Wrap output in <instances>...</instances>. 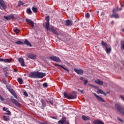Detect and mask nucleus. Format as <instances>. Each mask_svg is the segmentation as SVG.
<instances>
[{"mask_svg": "<svg viewBox=\"0 0 124 124\" xmlns=\"http://www.w3.org/2000/svg\"><path fill=\"white\" fill-rule=\"evenodd\" d=\"M45 76H46V74L38 71L31 72L29 75V77L30 78H39L40 79H42Z\"/></svg>", "mask_w": 124, "mask_h": 124, "instance_id": "1", "label": "nucleus"}, {"mask_svg": "<svg viewBox=\"0 0 124 124\" xmlns=\"http://www.w3.org/2000/svg\"><path fill=\"white\" fill-rule=\"evenodd\" d=\"M49 22L46 23V29L47 31L48 30H49V31H51V32H53V33L56 34V35H59L60 33V30L53 26H50L49 28Z\"/></svg>", "mask_w": 124, "mask_h": 124, "instance_id": "2", "label": "nucleus"}, {"mask_svg": "<svg viewBox=\"0 0 124 124\" xmlns=\"http://www.w3.org/2000/svg\"><path fill=\"white\" fill-rule=\"evenodd\" d=\"M64 96L66 97V98H68V99H74L76 98V93L74 92L70 95L66 93H64Z\"/></svg>", "mask_w": 124, "mask_h": 124, "instance_id": "3", "label": "nucleus"}, {"mask_svg": "<svg viewBox=\"0 0 124 124\" xmlns=\"http://www.w3.org/2000/svg\"><path fill=\"white\" fill-rule=\"evenodd\" d=\"M15 43L16 44H18V45H22L23 44L27 45L28 46H30V47H31V43L29 42V41H28V39H25L24 41V42H22L21 41H18L16 42H15Z\"/></svg>", "mask_w": 124, "mask_h": 124, "instance_id": "4", "label": "nucleus"}, {"mask_svg": "<svg viewBox=\"0 0 124 124\" xmlns=\"http://www.w3.org/2000/svg\"><path fill=\"white\" fill-rule=\"evenodd\" d=\"M6 88L7 90L10 92V93L13 95L15 98H17V95L16 94V93L13 89H12L11 87L9 85H6Z\"/></svg>", "mask_w": 124, "mask_h": 124, "instance_id": "5", "label": "nucleus"}, {"mask_svg": "<svg viewBox=\"0 0 124 124\" xmlns=\"http://www.w3.org/2000/svg\"><path fill=\"white\" fill-rule=\"evenodd\" d=\"M115 108H116L117 110L121 113L122 115H124V108H123L120 104H115Z\"/></svg>", "mask_w": 124, "mask_h": 124, "instance_id": "6", "label": "nucleus"}, {"mask_svg": "<svg viewBox=\"0 0 124 124\" xmlns=\"http://www.w3.org/2000/svg\"><path fill=\"white\" fill-rule=\"evenodd\" d=\"M101 44L103 48H104V49H106V52L107 53V54H109V48H108L107 43L103 41H102Z\"/></svg>", "mask_w": 124, "mask_h": 124, "instance_id": "7", "label": "nucleus"}, {"mask_svg": "<svg viewBox=\"0 0 124 124\" xmlns=\"http://www.w3.org/2000/svg\"><path fill=\"white\" fill-rule=\"evenodd\" d=\"M11 100H12L13 103L16 105L17 107H18V108H21V105H20V103H19V102L17 101L16 99H14L13 97H11Z\"/></svg>", "mask_w": 124, "mask_h": 124, "instance_id": "8", "label": "nucleus"}, {"mask_svg": "<svg viewBox=\"0 0 124 124\" xmlns=\"http://www.w3.org/2000/svg\"><path fill=\"white\" fill-rule=\"evenodd\" d=\"M50 60L56 62H61V59L57 56H51L49 57Z\"/></svg>", "mask_w": 124, "mask_h": 124, "instance_id": "9", "label": "nucleus"}, {"mask_svg": "<svg viewBox=\"0 0 124 124\" xmlns=\"http://www.w3.org/2000/svg\"><path fill=\"white\" fill-rule=\"evenodd\" d=\"M0 8L2 10H4L6 8V5L3 0H0Z\"/></svg>", "mask_w": 124, "mask_h": 124, "instance_id": "10", "label": "nucleus"}, {"mask_svg": "<svg viewBox=\"0 0 124 124\" xmlns=\"http://www.w3.org/2000/svg\"><path fill=\"white\" fill-rule=\"evenodd\" d=\"M26 22L27 24L31 26L32 28H34V22L33 21L29 18H26Z\"/></svg>", "mask_w": 124, "mask_h": 124, "instance_id": "11", "label": "nucleus"}, {"mask_svg": "<svg viewBox=\"0 0 124 124\" xmlns=\"http://www.w3.org/2000/svg\"><path fill=\"white\" fill-rule=\"evenodd\" d=\"M27 56L28 58H29V59H31V60H35V59H36V55L32 53H28L27 54Z\"/></svg>", "mask_w": 124, "mask_h": 124, "instance_id": "12", "label": "nucleus"}, {"mask_svg": "<svg viewBox=\"0 0 124 124\" xmlns=\"http://www.w3.org/2000/svg\"><path fill=\"white\" fill-rule=\"evenodd\" d=\"M93 95L96 97L99 101L100 102H105V100L103 99V98L98 96V95L96 94L95 93H93Z\"/></svg>", "mask_w": 124, "mask_h": 124, "instance_id": "13", "label": "nucleus"}, {"mask_svg": "<svg viewBox=\"0 0 124 124\" xmlns=\"http://www.w3.org/2000/svg\"><path fill=\"white\" fill-rule=\"evenodd\" d=\"M74 71L78 74L79 75H83V73H84V71L82 69H77L76 68L74 69Z\"/></svg>", "mask_w": 124, "mask_h": 124, "instance_id": "14", "label": "nucleus"}, {"mask_svg": "<svg viewBox=\"0 0 124 124\" xmlns=\"http://www.w3.org/2000/svg\"><path fill=\"white\" fill-rule=\"evenodd\" d=\"M12 61V59H1L0 58V62H5L6 63H7L8 62H11Z\"/></svg>", "mask_w": 124, "mask_h": 124, "instance_id": "15", "label": "nucleus"}, {"mask_svg": "<svg viewBox=\"0 0 124 124\" xmlns=\"http://www.w3.org/2000/svg\"><path fill=\"white\" fill-rule=\"evenodd\" d=\"M56 66H58V67H59V68H60V69H61V68H62V69H64V70H65V71H66L67 72H69V70H68L67 68L64 67L63 66L59 64H56Z\"/></svg>", "mask_w": 124, "mask_h": 124, "instance_id": "16", "label": "nucleus"}, {"mask_svg": "<svg viewBox=\"0 0 124 124\" xmlns=\"http://www.w3.org/2000/svg\"><path fill=\"white\" fill-rule=\"evenodd\" d=\"M66 123V118L65 117H62V120L58 121V124H65Z\"/></svg>", "mask_w": 124, "mask_h": 124, "instance_id": "17", "label": "nucleus"}, {"mask_svg": "<svg viewBox=\"0 0 124 124\" xmlns=\"http://www.w3.org/2000/svg\"><path fill=\"white\" fill-rule=\"evenodd\" d=\"M19 62L20 63L21 66H25V61H24V59L23 58H19L18 59Z\"/></svg>", "mask_w": 124, "mask_h": 124, "instance_id": "18", "label": "nucleus"}, {"mask_svg": "<svg viewBox=\"0 0 124 124\" xmlns=\"http://www.w3.org/2000/svg\"><path fill=\"white\" fill-rule=\"evenodd\" d=\"M4 19L6 20H10V19H14L15 18V16L13 15H10L8 16H4Z\"/></svg>", "mask_w": 124, "mask_h": 124, "instance_id": "19", "label": "nucleus"}, {"mask_svg": "<svg viewBox=\"0 0 124 124\" xmlns=\"http://www.w3.org/2000/svg\"><path fill=\"white\" fill-rule=\"evenodd\" d=\"M41 102L42 103V109H44L45 107H46V102L43 100V99L41 100Z\"/></svg>", "mask_w": 124, "mask_h": 124, "instance_id": "20", "label": "nucleus"}, {"mask_svg": "<svg viewBox=\"0 0 124 124\" xmlns=\"http://www.w3.org/2000/svg\"><path fill=\"white\" fill-rule=\"evenodd\" d=\"M111 18H115L116 19H119L120 18V16L118 14H113L110 16Z\"/></svg>", "mask_w": 124, "mask_h": 124, "instance_id": "21", "label": "nucleus"}, {"mask_svg": "<svg viewBox=\"0 0 124 124\" xmlns=\"http://www.w3.org/2000/svg\"><path fill=\"white\" fill-rule=\"evenodd\" d=\"M65 25L67 27H69V26H72V22L71 20H66Z\"/></svg>", "mask_w": 124, "mask_h": 124, "instance_id": "22", "label": "nucleus"}, {"mask_svg": "<svg viewBox=\"0 0 124 124\" xmlns=\"http://www.w3.org/2000/svg\"><path fill=\"white\" fill-rule=\"evenodd\" d=\"M82 119L83 121H90V117L89 116H86L85 115H82Z\"/></svg>", "mask_w": 124, "mask_h": 124, "instance_id": "23", "label": "nucleus"}, {"mask_svg": "<svg viewBox=\"0 0 124 124\" xmlns=\"http://www.w3.org/2000/svg\"><path fill=\"white\" fill-rule=\"evenodd\" d=\"M95 83H96V84H97L98 85H100L101 86L103 85V81H102L99 79H97V80H95Z\"/></svg>", "mask_w": 124, "mask_h": 124, "instance_id": "24", "label": "nucleus"}, {"mask_svg": "<svg viewBox=\"0 0 124 124\" xmlns=\"http://www.w3.org/2000/svg\"><path fill=\"white\" fill-rule=\"evenodd\" d=\"M93 124H104L103 122H102L100 120H95L93 123Z\"/></svg>", "mask_w": 124, "mask_h": 124, "instance_id": "25", "label": "nucleus"}, {"mask_svg": "<svg viewBox=\"0 0 124 124\" xmlns=\"http://www.w3.org/2000/svg\"><path fill=\"white\" fill-rule=\"evenodd\" d=\"M122 8H116L113 9V13H115V12H117L118 11H121V10H122Z\"/></svg>", "mask_w": 124, "mask_h": 124, "instance_id": "26", "label": "nucleus"}, {"mask_svg": "<svg viewBox=\"0 0 124 124\" xmlns=\"http://www.w3.org/2000/svg\"><path fill=\"white\" fill-rule=\"evenodd\" d=\"M3 119L4 121H5V122H7V121H9V120H10L9 116H3Z\"/></svg>", "mask_w": 124, "mask_h": 124, "instance_id": "27", "label": "nucleus"}, {"mask_svg": "<svg viewBox=\"0 0 124 124\" xmlns=\"http://www.w3.org/2000/svg\"><path fill=\"white\" fill-rule=\"evenodd\" d=\"M97 93H101V94H104V95H106V93H104L102 90H98Z\"/></svg>", "mask_w": 124, "mask_h": 124, "instance_id": "28", "label": "nucleus"}, {"mask_svg": "<svg viewBox=\"0 0 124 124\" xmlns=\"http://www.w3.org/2000/svg\"><path fill=\"white\" fill-rule=\"evenodd\" d=\"M121 48H122L123 50H124V41L122 40L120 43Z\"/></svg>", "mask_w": 124, "mask_h": 124, "instance_id": "29", "label": "nucleus"}, {"mask_svg": "<svg viewBox=\"0 0 124 124\" xmlns=\"http://www.w3.org/2000/svg\"><path fill=\"white\" fill-rule=\"evenodd\" d=\"M27 12L28 13V14H32V12L31 11V8H28L27 9Z\"/></svg>", "mask_w": 124, "mask_h": 124, "instance_id": "30", "label": "nucleus"}, {"mask_svg": "<svg viewBox=\"0 0 124 124\" xmlns=\"http://www.w3.org/2000/svg\"><path fill=\"white\" fill-rule=\"evenodd\" d=\"M17 81L20 85H22V84H23V79L21 78H18Z\"/></svg>", "mask_w": 124, "mask_h": 124, "instance_id": "31", "label": "nucleus"}, {"mask_svg": "<svg viewBox=\"0 0 124 124\" xmlns=\"http://www.w3.org/2000/svg\"><path fill=\"white\" fill-rule=\"evenodd\" d=\"M14 31H15V32L16 34L19 33V32H20V30H19L18 29L16 28L14 30Z\"/></svg>", "mask_w": 124, "mask_h": 124, "instance_id": "32", "label": "nucleus"}, {"mask_svg": "<svg viewBox=\"0 0 124 124\" xmlns=\"http://www.w3.org/2000/svg\"><path fill=\"white\" fill-rule=\"evenodd\" d=\"M18 6H21V5H24V3L21 1H19L18 3Z\"/></svg>", "mask_w": 124, "mask_h": 124, "instance_id": "33", "label": "nucleus"}, {"mask_svg": "<svg viewBox=\"0 0 124 124\" xmlns=\"http://www.w3.org/2000/svg\"><path fill=\"white\" fill-rule=\"evenodd\" d=\"M46 20L47 21V22H49L50 21V16H47L46 17Z\"/></svg>", "mask_w": 124, "mask_h": 124, "instance_id": "34", "label": "nucleus"}, {"mask_svg": "<svg viewBox=\"0 0 124 124\" xmlns=\"http://www.w3.org/2000/svg\"><path fill=\"white\" fill-rule=\"evenodd\" d=\"M32 10L33 11V12H36V11H37V8H35V7H32Z\"/></svg>", "mask_w": 124, "mask_h": 124, "instance_id": "35", "label": "nucleus"}, {"mask_svg": "<svg viewBox=\"0 0 124 124\" xmlns=\"http://www.w3.org/2000/svg\"><path fill=\"white\" fill-rule=\"evenodd\" d=\"M47 103L48 104H51V105H53V101H46Z\"/></svg>", "mask_w": 124, "mask_h": 124, "instance_id": "36", "label": "nucleus"}, {"mask_svg": "<svg viewBox=\"0 0 124 124\" xmlns=\"http://www.w3.org/2000/svg\"><path fill=\"white\" fill-rule=\"evenodd\" d=\"M6 113H5V115H10V114H11V112H10V111L9 110H6Z\"/></svg>", "mask_w": 124, "mask_h": 124, "instance_id": "37", "label": "nucleus"}, {"mask_svg": "<svg viewBox=\"0 0 124 124\" xmlns=\"http://www.w3.org/2000/svg\"><path fill=\"white\" fill-rule=\"evenodd\" d=\"M0 100H1V101H4L5 99L3 97H2L1 95H0Z\"/></svg>", "mask_w": 124, "mask_h": 124, "instance_id": "38", "label": "nucleus"}, {"mask_svg": "<svg viewBox=\"0 0 124 124\" xmlns=\"http://www.w3.org/2000/svg\"><path fill=\"white\" fill-rule=\"evenodd\" d=\"M43 87H44L45 88H47V87H48V85L46 83H44L43 84Z\"/></svg>", "mask_w": 124, "mask_h": 124, "instance_id": "39", "label": "nucleus"}, {"mask_svg": "<svg viewBox=\"0 0 124 124\" xmlns=\"http://www.w3.org/2000/svg\"><path fill=\"white\" fill-rule=\"evenodd\" d=\"M85 17H86V18H90V14L89 13H87L86 15H85Z\"/></svg>", "mask_w": 124, "mask_h": 124, "instance_id": "40", "label": "nucleus"}, {"mask_svg": "<svg viewBox=\"0 0 124 124\" xmlns=\"http://www.w3.org/2000/svg\"><path fill=\"white\" fill-rule=\"evenodd\" d=\"M24 95H25V96H28V93H27V92H24Z\"/></svg>", "mask_w": 124, "mask_h": 124, "instance_id": "41", "label": "nucleus"}, {"mask_svg": "<svg viewBox=\"0 0 124 124\" xmlns=\"http://www.w3.org/2000/svg\"><path fill=\"white\" fill-rule=\"evenodd\" d=\"M2 81L3 84H6V81L5 79H2Z\"/></svg>", "mask_w": 124, "mask_h": 124, "instance_id": "42", "label": "nucleus"}, {"mask_svg": "<svg viewBox=\"0 0 124 124\" xmlns=\"http://www.w3.org/2000/svg\"><path fill=\"white\" fill-rule=\"evenodd\" d=\"M120 97H121V99L123 100L124 101V95H120Z\"/></svg>", "mask_w": 124, "mask_h": 124, "instance_id": "43", "label": "nucleus"}, {"mask_svg": "<svg viewBox=\"0 0 124 124\" xmlns=\"http://www.w3.org/2000/svg\"><path fill=\"white\" fill-rule=\"evenodd\" d=\"M118 120H119L120 121V122H121V123H123L124 122V120H123V119H122L120 118H118Z\"/></svg>", "mask_w": 124, "mask_h": 124, "instance_id": "44", "label": "nucleus"}, {"mask_svg": "<svg viewBox=\"0 0 124 124\" xmlns=\"http://www.w3.org/2000/svg\"><path fill=\"white\" fill-rule=\"evenodd\" d=\"M83 81L84 82V85H87V84H88V80H83Z\"/></svg>", "mask_w": 124, "mask_h": 124, "instance_id": "45", "label": "nucleus"}, {"mask_svg": "<svg viewBox=\"0 0 124 124\" xmlns=\"http://www.w3.org/2000/svg\"><path fill=\"white\" fill-rule=\"evenodd\" d=\"M3 111H7V108L6 109L5 107L3 108Z\"/></svg>", "mask_w": 124, "mask_h": 124, "instance_id": "46", "label": "nucleus"}, {"mask_svg": "<svg viewBox=\"0 0 124 124\" xmlns=\"http://www.w3.org/2000/svg\"><path fill=\"white\" fill-rule=\"evenodd\" d=\"M80 80H81V81H83V80H84V78L83 77L80 78Z\"/></svg>", "mask_w": 124, "mask_h": 124, "instance_id": "47", "label": "nucleus"}, {"mask_svg": "<svg viewBox=\"0 0 124 124\" xmlns=\"http://www.w3.org/2000/svg\"><path fill=\"white\" fill-rule=\"evenodd\" d=\"M17 69H14V72H17Z\"/></svg>", "mask_w": 124, "mask_h": 124, "instance_id": "48", "label": "nucleus"}, {"mask_svg": "<svg viewBox=\"0 0 124 124\" xmlns=\"http://www.w3.org/2000/svg\"><path fill=\"white\" fill-rule=\"evenodd\" d=\"M52 119H54L55 120H57V118L55 117H51Z\"/></svg>", "mask_w": 124, "mask_h": 124, "instance_id": "49", "label": "nucleus"}, {"mask_svg": "<svg viewBox=\"0 0 124 124\" xmlns=\"http://www.w3.org/2000/svg\"><path fill=\"white\" fill-rule=\"evenodd\" d=\"M41 124H49L47 123H42Z\"/></svg>", "mask_w": 124, "mask_h": 124, "instance_id": "50", "label": "nucleus"}, {"mask_svg": "<svg viewBox=\"0 0 124 124\" xmlns=\"http://www.w3.org/2000/svg\"><path fill=\"white\" fill-rule=\"evenodd\" d=\"M65 124H69V122H66H66H65Z\"/></svg>", "mask_w": 124, "mask_h": 124, "instance_id": "51", "label": "nucleus"}, {"mask_svg": "<svg viewBox=\"0 0 124 124\" xmlns=\"http://www.w3.org/2000/svg\"><path fill=\"white\" fill-rule=\"evenodd\" d=\"M110 52H111V48L110 47L109 48V53H110Z\"/></svg>", "mask_w": 124, "mask_h": 124, "instance_id": "52", "label": "nucleus"}, {"mask_svg": "<svg viewBox=\"0 0 124 124\" xmlns=\"http://www.w3.org/2000/svg\"><path fill=\"white\" fill-rule=\"evenodd\" d=\"M121 6H124V2L123 3V4L121 5Z\"/></svg>", "mask_w": 124, "mask_h": 124, "instance_id": "53", "label": "nucleus"}, {"mask_svg": "<svg viewBox=\"0 0 124 124\" xmlns=\"http://www.w3.org/2000/svg\"><path fill=\"white\" fill-rule=\"evenodd\" d=\"M111 24L112 25H113V24H114V21H111Z\"/></svg>", "mask_w": 124, "mask_h": 124, "instance_id": "54", "label": "nucleus"}, {"mask_svg": "<svg viewBox=\"0 0 124 124\" xmlns=\"http://www.w3.org/2000/svg\"><path fill=\"white\" fill-rule=\"evenodd\" d=\"M122 31H123V32H124V28H123V29H122Z\"/></svg>", "mask_w": 124, "mask_h": 124, "instance_id": "55", "label": "nucleus"}, {"mask_svg": "<svg viewBox=\"0 0 124 124\" xmlns=\"http://www.w3.org/2000/svg\"><path fill=\"white\" fill-rule=\"evenodd\" d=\"M80 93H83V91H82V90H80Z\"/></svg>", "mask_w": 124, "mask_h": 124, "instance_id": "56", "label": "nucleus"}, {"mask_svg": "<svg viewBox=\"0 0 124 124\" xmlns=\"http://www.w3.org/2000/svg\"><path fill=\"white\" fill-rule=\"evenodd\" d=\"M78 91H79V92H80L81 90H80V89H78Z\"/></svg>", "mask_w": 124, "mask_h": 124, "instance_id": "57", "label": "nucleus"}, {"mask_svg": "<svg viewBox=\"0 0 124 124\" xmlns=\"http://www.w3.org/2000/svg\"><path fill=\"white\" fill-rule=\"evenodd\" d=\"M87 124H90V123H87Z\"/></svg>", "mask_w": 124, "mask_h": 124, "instance_id": "58", "label": "nucleus"}, {"mask_svg": "<svg viewBox=\"0 0 124 124\" xmlns=\"http://www.w3.org/2000/svg\"><path fill=\"white\" fill-rule=\"evenodd\" d=\"M24 76H26V75H24Z\"/></svg>", "mask_w": 124, "mask_h": 124, "instance_id": "59", "label": "nucleus"}]
</instances>
